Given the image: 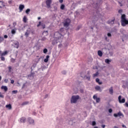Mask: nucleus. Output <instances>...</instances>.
Returning <instances> with one entry per match:
<instances>
[{"mask_svg":"<svg viewBox=\"0 0 128 128\" xmlns=\"http://www.w3.org/2000/svg\"><path fill=\"white\" fill-rule=\"evenodd\" d=\"M121 24L122 26H126L128 24V20L126 18V14H123L121 16Z\"/></svg>","mask_w":128,"mask_h":128,"instance_id":"nucleus-1","label":"nucleus"},{"mask_svg":"<svg viewBox=\"0 0 128 128\" xmlns=\"http://www.w3.org/2000/svg\"><path fill=\"white\" fill-rule=\"evenodd\" d=\"M80 96H72L70 100L71 104H76Z\"/></svg>","mask_w":128,"mask_h":128,"instance_id":"nucleus-2","label":"nucleus"},{"mask_svg":"<svg viewBox=\"0 0 128 128\" xmlns=\"http://www.w3.org/2000/svg\"><path fill=\"white\" fill-rule=\"evenodd\" d=\"M70 22L71 21L70 18H66L64 23V26H65V28H68V26H69Z\"/></svg>","mask_w":128,"mask_h":128,"instance_id":"nucleus-3","label":"nucleus"},{"mask_svg":"<svg viewBox=\"0 0 128 128\" xmlns=\"http://www.w3.org/2000/svg\"><path fill=\"white\" fill-rule=\"evenodd\" d=\"M54 36L55 38L58 40H60V38H62V35L60 32H55Z\"/></svg>","mask_w":128,"mask_h":128,"instance_id":"nucleus-4","label":"nucleus"},{"mask_svg":"<svg viewBox=\"0 0 128 128\" xmlns=\"http://www.w3.org/2000/svg\"><path fill=\"white\" fill-rule=\"evenodd\" d=\"M118 100L120 104H124L126 102V99L124 98L122 99V96L118 97Z\"/></svg>","mask_w":128,"mask_h":128,"instance_id":"nucleus-5","label":"nucleus"},{"mask_svg":"<svg viewBox=\"0 0 128 128\" xmlns=\"http://www.w3.org/2000/svg\"><path fill=\"white\" fill-rule=\"evenodd\" d=\"M46 4L48 8H50V4H52V0H46Z\"/></svg>","mask_w":128,"mask_h":128,"instance_id":"nucleus-6","label":"nucleus"},{"mask_svg":"<svg viewBox=\"0 0 128 128\" xmlns=\"http://www.w3.org/2000/svg\"><path fill=\"white\" fill-rule=\"evenodd\" d=\"M93 98L94 100H96V102L97 103L100 102V98H98V96H96V95H94L93 96Z\"/></svg>","mask_w":128,"mask_h":128,"instance_id":"nucleus-7","label":"nucleus"},{"mask_svg":"<svg viewBox=\"0 0 128 128\" xmlns=\"http://www.w3.org/2000/svg\"><path fill=\"white\" fill-rule=\"evenodd\" d=\"M30 28H28L26 30V32L25 33V36L26 38H28V36L30 35Z\"/></svg>","mask_w":128,"mask_h":128,"instance_id":"nucleus-8","label":"nucleus"},{"mask_svg":"<svg viewBox=\"0 0 128 128\" xmlns=\"http://www.w3.org/2000/svg\"><path fill=\"white\" fill-rule=\"evenodd\" d=\"M114 116L115 118H118V116H122V114L120 112H118V114H114Z\"/></svg>","mask_w":128,"mask_h":128,"instance_id":"nucleus-9","label":"nucleus"},{"mask_svg":"<svg viewBox=\"0 0 128 128\" xmlns=\"http://www.w3.org/2000/svg\"><path fill=\"white\" fill-rule=\"evenodd\" d=\"M24 8V5L20 4L19 6V10H20V12H22Z\"/></svg>","mask_w":128,"mask_h":128,"instance_id":"nucleus-10","label":"nucleus"},{"mask_svg":"<svg viewBox=\"0 0 128 128\" xmlns=\"http://www.w3.org/2000/svg\"><path fill=\"white\" fill-rule=\"evenodd\" d=\"M109 92L110 94H112V96L114 94V89H112V86L110 87L109 89Z\"/></svg>","mask_w":128,"mask_h":128,"instance_id":"nucleus-11","label":"nucleus"},{"mask_svg":"<svg viewBox=\"0 0 128 128\" xmlns=\"http://www.w3.org/2000/svg\"><path fill=\"white\" fill-rule=\"evenodd\" d=\"M28 122L30 124H34V120L30 118H28Z\"/></svg>","mask_w":128,"mask_h":128,"instance_id":"nucleus-12","label":"nucleus"},{"mask_svg":"<svg viewBox=\"0 0 128 128\" xmlns=\"http://www.w3.org/2000/svg\"><path fill=\"white\" fill-rule=\"evenodd\" d=\"M95 90H98L99 92H102V89L100 88V86H96Z\"/></svg>","mask_w":128,"mask_h":128,"instance_id":"nucleus-13","label":"nucleus"},{"mask_svg":"<svg viewBox=\"0 0 128 128\" xmlns=\"http://www.w3.org/2000/svg\"><path fill=\"white\" fill-rule=\"evenodd\" d=\"M50 59V56L48 55L46 56V58L44 59V62H48V60Z\"/></svg>","mask_w":128,"mask_h":128,"instance_id":"nucleus-14","label":"nucleus"},{"mask_svg":"<svg viewBox=\"0 0 128 128\" xmlns=\"http://www.w3.org/2000/svg\"><path fill=\"white\" fill-rule=\"evenodd\" d=\"M2 90H4V92H8V87L6 86H2Z\"/></svg>","mask_w":128,"mask_h":128,"instance_id":"nucleus-15","label":"nucleus"},{"mask_svg":"<svg viewBox=\"0 0 128 128\" xmlns=\"http://www.w3.org/2000/svg\"><path fill=\"white\" fill-rule=\"evenodd\" d=\"M6 108H8V110H12V104H6Z\"/></svg>","mask_w":128,"mask_h":128,"instance_id":"nucleus-16","label":"nucleus"},{"mask_svg":"<svg viewBox=\"0 0 128 128\" xmlns=\"http://www.w3.org/2000/svg\"><path fill=\"white\" fill-rule=\"evenodd\" d=\"M115 20L116 19L114 18L113 20H110L108 22V24H114Z\"/></svg>","mask_w":128,"mask_h":128,"instance_id":"nucleus-17","label":"nucleus"},{"mask_svg":"<svg viewBox=\"0 0 128 128\" xmlns=\"http://www.w3.org/2000/svg\"><path fill=\"white\" fill-rule=\"evenodd\" d=\"M8 51H4V52H3L1 54V56H6V54H8Z\"/></svg>","mask_w":128,"mask_h":128,"instance_id":"nucleus-18","label":"nucleus"},{"mask_svg":"<svg viewBox=\"0 0 128 128\" xmlns=\"http://www.w3.org/2000/svg\"><path fill=\"white\" fill-rule=\"evenodd\" d=\"M4 2L2 1H0V8H4Z\"/></svg>","mask_w":128,"mask_h":128,"instance_id":"nucleus-19","label":"nucleus"},{"mask_svg":"<svg viewBox=\"0 0 128 128\" xmlns=\"http://www.w3.org/2000/svg\"><path fill=\"white\" fill-rule=\"evenodd\" d=\"M20 122H26V118L24 117H23V118H22L20 120Z\"/></svg>","mask_w":128,"mask_h":128,"instance_id":"nucleus-20","label":"nucleus"},{"mask_svg":"<svg viewBox=\"0 0 128 128\" xmlns=\"http://www.w3.org/2000/svg\"><path fill=\"white\" fill-rule=\"evenodd\" d=\"M16 29H12V30H11V33L12 34H16Z\"/></svg>","mask_w":128,"mask_h":128,"instance_id":"nucleus-21","label":"nucleus"},{"mask_svg":"<svg viewBox=\"0 0 128 128\" xmlns=\"http://www.w3.org/2000/svg\"><path fill=\"white\" fill-rule=\"evenodd\" d=\"M84 78L88 80H90V76H84Z\"/></svg>","mask_w":128,"mask_h":128,"instance_id":"nucleus-22","label":"nucleus"},{"mask_svg":"<svg viewBox=\"0 0 128 128\" xmlns=\"http://www.w3.org/2000/svg\"><path fill=\"white\" fill-rule=\"evenodd\" d=\"M96 82H98V84H102V82H100V80L98 79V78H96Z\"/></svg>","mask_w":128,"mask_h":128,"instance_id":"nucleus-23","label":"nucleus"},{"mask_svg":"<svg viewBox=\"0 0 128 128\" xmlns=\"http://www.w3.org/2000/svg\"><path fill=\"white\" fill-rule=\"evenodd\" d=\"M98 54L99 56H102V52L101 50H98Z\"/></svg>","mask_w":128,"mask_h":128,"instance_id":"nucleus-24","label":"nucleus"},{"mask_svg":"<svg viewBox=\"0 0 128 128\" xmlns=\"http://www.w3.org/2000/svg\"><path fill=\"white\" fill-rule=\"evenodd\" d=\"M23 22H28V18H26V16H24L23 18Z\"/></svg>","mask_w":128,"mask_h":128,"instance_id":"nucleus-25","label":"nucleus"},{"mask_svg":"<svg viewBox=\"0 0 128 128\" xmlns=\"http://www.w3.org/2000/svg\"><path fill=\"white\" fill-rule=\"evenodd\" d=\"M110 62H112L110 60H108V59H106L105 60V62L106 64H110Z\"/></svg>","mask_w":128,"mask_h":128,"instance_id":"nucleus-26","label":"nucleus"},{"mask_svg":"<svg viewBox=\"0 0 128 128\" xmlns=\"http://www.w3.org/2000/svg\"><path fill=\"white\" fill-rule=\"evenodd\" d=\"M65 6H64V4H61L60 7V10H64Z\"/></svg>","mask_w":128,"mask_h":128,"instance_id":"nucleus-27","label":"nucleus"},{"mask_svg":"<svg viewBox=\"0 0 128 128\" xmlns=\"http://www.w3.org/2000/svg\"><path fill=\"white\" fill-rule=\"evenodd\" d=\"M29 102H25L22 103V106H26V104H28Z\"/></svg>","mask_w":128,"mask_h":128,"instance_id":"nucleus-28","label":"nucleus"},{"mask_svg":"<svg viewBox=\"0 0 128 128\" xmlns=\"http://www.w3.org/2000/svg\"><path fill=\"white\" fill-rule=\"evenodd\" d=\"M98 76V72H96L94 74H93V78H96V76Z\"/></svg>","mask_w":128,"mask_h":128,"instance_id":"nucleus-29","label":"nucleus"},{"mask_svg":"<svg viewBox=\"0 0 128 128\" xmlns=\"http://www.w3.org/2000/svg\"><path fill=\"white\" fill-rule=\"evenodd\" d=\"M30 12V9L28 8L26 10V14H28V12Z\"/></svg>","mask_w":128,"mask_h":128,"instance_id":"nucleus-30","label":"nucleus"},{"mask_svg":"<svg viewBox=\"0 0 128 128\" xmlns=\"http://www.w3.org/2000/svg\"><path fill=\"white\" fill-rule=\"evenodd\" d=\"M0 58L1 60H2V62H4V60H6V58H4V56H1Z\"/></svg>","mask_w":128,"mask_h":128,"instance_id":"nucleus-31","label":"nucleus"},{"mask_svg":"<svg viewBox=\"0 0 128 128\" xmlns=\"http://www.w3.org/2000/svg\"><path fill=\"white\" fill-rule=\"evenodd\" d=\"M43 52L44 54H46V52H48V49L46 48H44L43 50Z\"/></svg>","mask_w":128,"mask_h":128,"instance_id":"nucleus-32","label":"nucleus"},{"mask_svg":"<svg viewBox=\"0 0 128 128\" xmlns=\"http://www.w3.org/2000/svg\"><path fill=\"white\" fill-rule=\"evenodd\" d=\"M3 40H4V37L0 36V43L2 42Z\"/></svg>","mask_w":128,"mask_h":128,"instance_id":"nucleus-33","label":"nucleus"},{"mask_svg":"<svg viewBox=\"0 0 128 128\" xmlns=\"http://www.w3.org/2000/svg\"><path fill=\"white\" fill-rule=\"evenodd\" d=\"M0 98H4V96L2 94V92H0Z\"/></svg>","mask_w":128,"mask_h":128,"instance_id":"nucleus-34","label":"nucleus"},{"mask_svg":"<svg viewBox=\"0 0 128 128\" xmlns=\"http://www.w3.org/2000/svg\"><path fill=\"white\" fill-rule=\"evenodd\" d=\"M54 12H58V7H56V6H54Z\"/></svg>","mask_w":128,"mask_h":128,"instance_id":"nucleus-35","label":"nucleus"},{"mask_svg":"<svg viewBox=\"0 0 128 128\" xmlns=\"http://www.w3.org/2000/svg\"><path fill=\"white\" fill-rule=\"evenodd\" d=\"M12 62L14 63L16 62V59H14V58H12L10 60Z\"/></svg>","mask_w":128,"mask_h":128,"instance_id":"nucleus-36","label":"nucleus"},{"mask_svg":"<svg viewBox=\"0 0 128 128\" xmlns=\"http://www.w3.org/2000/svg\"><path fill=\"white\" fill-rule=\"evenodd\" d=\"M96 121H93L92 122V126H96Z\"/></svg>","mask_w":128,"mask_h":128,"instance_id":"nucleus-37","label":"nucleus"},{"mask_svg":"<svg viewBox=\"0 0 128 128\" xmlns=\"http://www.w3.org/2000/svg\"><path fill=\"white\" fill-rule=\"evenodd\" d=\"M4 82H6V84H8V79H5Z\"/></svg>","mask_w":128,"mask_h":128,"instance_id":"nucleus-38","label":"nucleus"},{"mask_svg":"<svg viewBox=\"0 0 128 128\" xmlns=\"http://www.w3.org/2000/svg\"><path fill=\"white\" fill-rule=\"evenodd\" d=\"M108 112H110V114H112V109L110 108L108 110Z\"/></svg>","mask_w":128,"mask_h":128,"instance_id":"nucleus-39","label":"nucleus"},{"mask_svg":"<svg viewBox=\"0 0 128 128\" xmlns=\"http://www.w3.org/2000/svg\"><path fill=\"white\" fill-rule=\"evenodd\" d=\"M118 12L119 14H122V10H118Z\"/></svg>","mask_w":128,"mask_h":128,"instance_id":"nucleus-40","label":"nucleus"},{"mask_svg":"<svg viewBox=\"0 0 128 128\" xmlns=\"http://www.w3.org/2000/svg\"><path fill=\"white\" fill-rule=\"evenodd\" d=\"M12 92L13 94H18V90H13Z\"/></svg>","mask_w":128,"mask_h":128,"instance_id":"nucleus-41","label":"nucleus"},{"mask_svg":"<svg viewBox=\"0 0 128 128\" xmlns=\"http://www.w3.org/2000/svg\"><path fill=\"white\" fill-rule=\"evenodd\" d=\"M40 24H42V22H38V24L37 25L38 28V26H40Z\"/></svg>","mask_w":128,"mask_h":128,"instance_id":"nucleus-42","label":"nucleus"},{"mask_svg":"<svg viewBox=\"0 0 128 128\" xmlns=\"http://www.w3.org/2000/svg\"><path fill=\"white\" fill-rule=\"evenodd\" d=\"M14 80H10V84H14Z\"/></svg>","mask_w":128,"mask_h":128,"instance_id":"nucleus-43","label":"nucleus"},{"mask_svg":"<svg viewBox=\"0 0 128 128\" xmlns=\"http://www.w3.org/2000/svg\"><path fill=\"white\" fill-rule=\"evenodd\" d=\"M62 74H66V72L64 70V71L62 72Z\"/></svg>","mask_w":128,"mask_h":128,"instance_id":"nucleus-44","label":"nucleus"},{"mask_svg":"<svg viewBox=\"0 0 128 128\" xmlns=\"http://www.w3.org/2000/svg\"><path fill=\"white\" fill-rule=\"evenodd\" d=\"M124 106H126V108H128V103H126L124 104Z\"/></svg>","mask_w":128,"mask_h":128,"instance_id":"nucleus-45","label":"nucleus"},{"mask_svg":"<svg viewBox=\"0 0 128 128\" xmlns=\"http://www.w3.org/2000/svg\"><path fill=\"white\" fill-rule=\"evenodd\" d=\"M59 2L60 4H62V2H64V0H59Z\"/></svg>","mask_w":128,"mask_h":128,"instance_id":"nucleus-46","label":"nucleus"},{"mask_svg":"<svg viewBox=\"0 0 128 128\" xmlns=\"http://www.w3.org/2000/svg\"><path fill=\"white\" fill-rule=\"evenodd\" d=\"M13 26H16V22H14L13 23Z\"/></svg>","mask_w":128,"mask_h":128,"instance_id":"nucleus-47","label":"nucleus"},{"mask_svg":"<svg viewBox=\"0 0 128 128\" xmlns=\"http://www.w3.org/2000/svg\"><path fill=\"white\" fill-rule=\"evenodd\" d=\"M108 36H112V34H110V33H108Z\"/></svg>","mask_w":128,"mask_h":128,"instance_id":"nucleus-48","label":"nucleus"},{"mask_svg":"<svg viewBox=\"0 0 128 128\" xmlns=\"http://www.w3.org/2000/svg\"><path fill=\"white\" fill-rule=\"evenodd\" d=\"M4 38H8V35H4Z\"/></svg>","mask_w":128,"mask_h":128,"instance_id":"nucleus-49","label":"nucleus"},{"mask_svg":"<svg viewBox=\"0 0 128 128\" xmlns=\"http://www.w3.org/2000/svg\"><path fill=\"white\" fill-rule=\"evenodd\" d=\"M8 68L9 70L10 71V70H12V67L9 66V67H8Z\"/></svg>","mask_w":128,"mask_h":128,"instance_id":"nucleus-50","label":"nucleus"},{"mask_svg":"<svg viewBox=\"0 0 128 128\" xmlns=\"http://www.w3.org/2000/svg\"><path fill=\"white\" fill-rule=\"evenodd\" d=\"M122 128H126V126L125 125L122 124Z\"/></svg>","mask_w":128,"mask_h":128,"instance_id":"nucleus-51","label":"nucleus"},{"mask_svg":"<svg viewBox=\"0 0 128 128\" xmlns=\"http://www.w3.org/2000/svg\"><path fill=\"white\" fill-rule=\"evenodd\" d=\"M102 126L103 128H106V125H102Z\"/></svg>","mask_w":128,"mask_h":128,"instance_id":"nucleus-52","label":"nucleus"},{"mask_svg":"<svg viewBox=\"0 0 128 128\" xmlns=\"http://www.w3.org/2000/svg\"><path fill=\"white\" fill-rule=\"evenodd\" d=\"M88 74H90V71L88 72Z\"/></svg>","mask_w":128,"mask_h":128,"instance_id":"nucleus-53","label":"nucleus"},{"mask_svg":"<svg viewBox=\"0 0 128 128\" xmlns=\"http://www.w3.org/2000/svg\"><path fill=\"white\" fill-rule=\"evenodd\" d=\"M16 48H18V44L17 45Z\"/></svg>","mask_w":128,"mask_h":128,"instance_id":"nucleus-54","label":"nucleus"},{"mask_svg":"<svg viewBox=\"0 0 128 128\" xmlns=\"http://www.w3.org/2000/svg\"><path fill=\"white\" fill-rule=\"evenodd\" d=\"M38 20H40V17H38Z\"/></svg>","mask_w":128,"mask_h":128,"instance_id":"nucleus-55","label":"nucleus"},{"mask_svg":"<svg viewBox=\"0 0 128 128\" xmlns=\"http://www.w3.org/2000/svg\"><path fill=\"white\" fill-rule=\"evenodd\" d=\"M44 28L46 27L44 26H44H43V29Z\"/></svg>","mask_w":128,"mask_h":128,"instance_id":"nucleus-56","label":"nucleus"},{"mask_svg":"<svg viewBox=\"0 0 128 128\" xmlns=\"http://www.w3.org/2000/svg\"><path fill=\"white\" fill-rule=\"evenodd\" d=\"M45 32H47V34H48V30L46 31Z\"/></svg>","mask_w":128,"mask_h":128,"instance_id":"nucleus-57","label":"nucleus"},{"mask_svg":"<svg viewBox=\"0 0 128 128\" xmlns=\"http://www.w3.org/2000/svg\"><path fill=\"white\" fill-rule=\"evenodd\" d=\"M94 128H98L97 126H95L94 127Z\"/></svg>","mask_w":128,"mask_h":128,"instance_id":"nucleus-58","label":"nucleus"},{"mask_svg":"<svg viewBox=\"0 0 128 128\" xmlns=\"http://www.w3.org/2000/svg\"><path fill=\"white\" fill-rule=\"evenodd\" d=\"M37 58H38V56H37Z\"/></svg>","mask_w":128,"mask_h":128,"instance_id":"nucleus-59","label":"nucleus"},{"mask_svg":"<svg viewBox=\"0 0 128 128\" xmlns=\"http://www.w3.org/2000/svg\"><path fill=\"white\" fill-rule=\"evenodd\" d=\"M52 44H54V43H52Z\"/></svg>","mask_w":128,"mask_h":128,"instance_id":"nucleus-60","label":"nucleus"}]
</instances>
